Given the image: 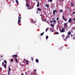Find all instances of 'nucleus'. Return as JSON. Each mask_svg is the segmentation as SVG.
I'll use <instances>...</instances> for the list:
<instances>
[{
	"instance_id": "1",
	"label": "nucleus",
	"mask_w": 75,
	"mask_h": 75,
	"mask_svg": "<svg viewBox=\"0 0 75 75\" xmlns=\"http://www.w3.org/2000/svg\"><path fill=\"white\" fill-rule=\"evenodd\" d=\"M18 24L19 25H20V24L19 23H21V21H20V20L21 19V15H19L18 17Z\"/></svg>"
},
{
	"instance_id": "2",
	"label": "nucleus",
	"mask_w": 75,
	"mask_h": 75,
	"mask_svg": "<svg viewBox=\"0 0 75 75\" xmlns=\"http://www.w3.org/2000/svg\"><path fill=\"white\" fill-rule=\"evenodd\" d=\"M60 32L61 33H63L64 32H65V29H64V28L62 27V30H60Z\"/></svg>"
},
{
	"instance_id": "3",
	"label": "nucleus",
	"mask_w": 75,
	"mask_h": 75,
	"mask_svg": "<svg viewBox=\"0 0 75 75\" xmlns=\"http://www.w3.org/2000/svg\"><path fill=\"white\" fill-rule=\"evenodd\" d=\"M68 27V25L66 23H64V28H67Z\"/></svg>"
},
{
	"instance_id": "4",
	"label": "nucleus",
	"mask_w": 75,
	"mask_h": 75,
	"mask_svg": "<svg viewBox=\"0 0 75 75\" xmlns=\"http://www.w3.org/2000/svg\"><path fill=\"white\" fill-rule=\"evenodd\" d=\"M71 37L73 38V40H75V35H71Z\"/></svg>"
},
{
	"instance_id": "5",
	"label": "nucleus",
	"mask_w": 75,
	"mask_h": 75,
	"mask_svg": "<svg viewBox=\"0 0 75 75\" xmlns=\"http://www.w3.org/2000/svg\"><path fill=\"white\" fill-rule=\"evenodd\" d=\"M68 38H69V36L68 35V36H67L66 37V38L64 39V40L65 41H66V40H67Z\"/></svg>"
},
{
	"instance_id": "6",
	"label": "nucleus",
	"mask_w": 75,
	"mask_h": 75,
	"mask_svg": "<svg viewBox=\"0 0 75 75\" xmlns=\"http://www.w3.org/2000/svg\"><path fill=\"white\" fill-rule=\"evenodd\" d=\"M56 11H57V9H56L54 11H53V14H55V12Z\"/></svg>"
},
{
	"instance_id": "7",
	"label": "nucleus",
	"mask_w": 75,
	"mask_h": 75,
	"mask_svg": "<svg viewBox=\"0 0 75 75\" xmlns=\"http://www.w3.org/2000/svg\"><path fill=\"white\" fill-rule=\"evenodd\" d=\"M71 21H72V18H69V19L68 21V22L69 23H71Z\"/></svg>"
},
{
	"instance_id": "8",
	"label": "nucleus",
	"mask_w": 75,
	"mask_h": 75,
	"mask_svg": "<svg viewBox=\"0 0 75 75\" xmlns=\"http://www.w3.org/2000/svg\"><path fill=\"white\" fill-rule=\"evenodd\" d=\"M12 57H15V58H17V55H13L12 56Z\"/></svg>"
},
{
	"instance_id": "9",
	"label": "nucleus",
	"mask_w": 75,
	"mask_h": 75,
	"mask_svg": "<svg viewBox=\"0 0 75 75\" xmlns=\"http://www.w3.org/2000/svg\"><path fill=\"white\" fill-rule=\"evenodd\" d=\"M37 10H38V11H41L42 9H40V8H38L37 9Z\"/></svg>"
},
{
	"instance_id": "10",
	"label": "nucleus",
	"mask_w": 75,
	"mask_h": 75,
	"mask_svg": "<svg viewBox=\"0 0 75 75\" xmlns=\"http://www.w3.org/2000/svg\"><path fill=\"white\" fill-rule=\"evenodd\" d=\"M71 4L72 6H74V3L73 2H71Z\"/></svg>"
},
{
	"instance_id": "11",
	"label": "nucleus",
	"mask_w": 75,
	"mask_h": 75,
	"mask_svg": "<svg viewBox=\"0 0 75 75\" xmlns=\"http://www.w3.org/2000/svg\"><path fill=\"white\" fill-rule=\"evenodd\" d=\"M35 61L37 63H38L39 62V60H38V59H37L35 60Z\"/></svg>"
},
{
	"instance_id": "12",
	"label": "nucleus",
	"mask_w": 75,
	"mask_h": 75,
	"mask_svg": "<svg viewBox=\"0 0 75 75\" xmlns=\"http://www.w3.org/2000/svg\"><path fill=\"white\" fill-rule=\"evenodd\" d=\"M16 1L17 4H18H18H18V0H16Z\"/></svg>"
},
{
	"instance_id": "13",
	"label": "nucleus",
	"mask_w": 75,
	"mask_h": 75,
	"mask_svg": "<svg viewBox=\"0 0 75 75\" xmlns=\"http://www.w3.org/2000/svg\"><path fill=\"white\" fill-rule=\"evenodd\" d=\"M39 3H40V2H38V4H37V7H39Z\"/></svg>"
},
{
	"instance_id": "14",
	"label": "nucleus",
	"mask_w": 75,
	"mask_h": 75,
	"mask_svg": "<svg viewBox=\"0 0 75 75\" xmlns=\"http://www.w3.org/2000/svg\"><path fill=\"white\" fill-rule=\"evenodd\" d=\"M48 2H50V3H51L52 1V0H47Z\"/></svg>"
},
{
	"instance_id": "15",
	"label": "nucleus",
	"mask_w": 75,
	"mask_h": 75,
	"mask_svg": "<svg viewBox=\"0 0 75 75\" xmlns=\"http://www.w3.org/2000/svg\"><path fill=\"white\" fill-rule=\"evenodd\" d=\"M53 22L54 23H57V21L55 20H53Z\"/></svg>"
},
{
	"instance_id": "16",
	"label": "nucleus",
	"mask_w": 75,
	"mask_h": 75,
	"mask_svg": "<svg viewBox=\"0 0 75 75\" xmlns=\"http://www.w3.org/2000/svg\"><path fill=\"white\" fill-rule=\"evenodd\" d=\"M50 26H51V27H54L55 25H54L53 24H51Z\"/></svg>"
},
{
	"instance_id": "17",
	"label": "nucleus",
	"mask_w": 75,
	"mask_h": 75,
	"mask_svg": "<svg viewBox=\"0 0 75 75\" xmlns=\"http://www.w3.org/2000/svg\"><path fill=\"white\" fill-rule=\"evenodd\" d=\"M26 7H29L30 6H29V5L28 4H27V3L26 4Z\"/></svg>"
},
{
	"instance_id": "18",
	"label": "nucleus",
	"mask_w": 75,
	"mask_h": 75,
	"mask_svg": "<svg viewBox=\"0 0 75 75\" xmlns=\"http://www.w3.org/2000/svg\"><path fill=\"white\" fill-rule=\"evenodd\" d=\"M6 67H7V65H6V64H5L4 65V68H6Z\"/></svg>"
},
{
	"instance_id": "19",
	"label": "nucleus",
	"mask_w": 75,
	"mask_h": 75,
	"mask_svg": "<svg viewBox=\"0 0 75 75\" xmlns=\"http://www.w3.org/2000/svg\"><path fill=\"white\" fill-rule=\"evenodd\" d=\"M71 34V32H69V33H68V35L69 36V35H70Z\"/></svg>"
},
{
	"instance_id": "20",
	"label": "nucleus",
	"mask_w": 75,
	"mask_h": 75,
	"mask_svg": "<svg viewBox=\"0 0 75 75\" xmlns=\"http://www.w3.org/2000/svg\"><path fill=\"white\" fill-rule=\"evenodd\" d=\"M50 30L52 32H54L53 30H52V28H50Z\"/></svg>"
},
{
	"instance_id": "21",
	"label": "nucleus",
	"mask_w": 75,
	"mask_h": 75,
	"mask_svg": "<svg viewBox=\"0 0 75 75\" xmlns=\"http://www.w3.org/2000/svg\"><path fill=\"white\" fill-rule=\"evenodd\" d=\"M44 34V32L42 33L41 34H40V35H42V36Z\"/></svg>"
},
{
	"instance_id": "22",
	"label": "nucleus",
	"mask_w": 75,
	"mask_h": 75,
	"mask_svg": "<svg viewBox=\"0 0 75 75\" xmlns=\"http://www.w3.org/2000/svg\"><path fill=\"white\" fill-rule=\"evenodd\" d=\"M46 40H47L48 38V36L47 35L46 37Z\"/></svg>"
},
{
	"instance_id": "23",
	"label": "nucleus",
	"mask_w": 75,
	"mask_h": 75,
	"mask_svg": "<svg viewBox=\"0 0 75 75\" xmlns=\"http://www.w3.org/2000/svg\"><path fill=\"white\" fill-rule=\"evenodd\" d=\"M15 60L16 61V62H18H18L17 61H18L17 59V58H15Z\"/></svg>"
},
{
	"instance_id": "24",
	"label": "nucleus",
	"mask_w": 75,
	"mask_h": 75,
	"mask_svg": "<svg viewBox=\"0 0 75 75\" xmlns=\"http://www.w3.org/2000/svg\"><path fill=\"white\" fill-rule=\"evenodd\" d=\"M26 62L27 64H28V60H26Z\"/></svg>"
},
{
	"instance_id": "25",
	"label": "nucleus",
	"mask_w": 75,
	"mask_h": 75,
	"mask_svg": "<svg viewBox=\"0 0 75 75\" xmlns=\"http://www.w3.org/2000/svg\"><path fill=\"white\" fill-rule=\"evenodd\" d=\"M46 7H49V5H46Z\"/></svg>"
},
{
	"instance_id": "26",
	"label": "nucleus",
	"mask_w": 75,
	"mask_h": 75,
	"mask_svg": "<svg viewBox=\"0 0 75 75\" xmlns=\"http://www.w3.org/2000/svg\"><path fill=\"white\" fill-rule=\"evenodd\" d=\"M11 62H13V59H11Z\"/></svg>"
},
{
	"instance_id": "27",
	"label": "nucleus",
	"mask_w": 75,
	"mask_h": 75,
	"mask_svg": "<svg viewBox=\"0 0 75 75\" xmlns=\"http://www.w3.org/2000/svg\"><path fill=\"white\" fill-rule=\"evenodd\" d=\"M55 34H59V33L58 32H56L55 33Z\"/></svg>"
},
{
	"instance_id": "28",
	"label": "nucleus",
	"mask_w": 75,
	"mask_h": 75,
	"mask_svg": "<svg viewBox=\"0 0 75 75\" xmlns=\"http://www.w3.org/2000/svg\"><path fill=\"white\" fill-rule=\"evenodd\" d=\"M60 11H61V12H62V13H63V11H62V10H60Z\"/></svg>"
},
{
	"instance_id": "29",
	"label": "nucleus",
	"mask_w": 75,
	"mask_h": 75,
	"mask_svg": "<svg viewBox=\"0 0 75 75\" xmlns=\"http://www.w3.org/2000/svg\"><path fill=\"white\" fill-rule=\"evenodd\" d=\"M62 37L63 38H64V37H65V35H62Z\"/></svg>"
},
{
	"instance_id": "30",
	"label": "nucleus",
	"mask_w": 75,
	"mask_h": 75,
	"mask_svg": "<svg viewBox=\"0 0 75 75\" xmlns=\"http://www.w3.org/2000/svg\"><path fill=\"white\" fill-rule=\"evenodd\" d=\"M59 20V18H57V21H58Z\"/></svg>"
},
{
	"instance_id": "31",
	"label": "nucleus",
	"mask_w": 75,
	"mask_h": 75,
	"mask_svg": "<svg viewBox=\"0 0 75 75\" xmlns=\"http://www.w3.org/2000/svg\"><path fill=\"white\" fill-rule=\"evenodd\" d=\"M64 20L65 21H67V20L66 18H64Z\"/></svg>"
},
{
	"instance_id": "32",
	"label": "nucleus",
	"mask_w": 75,
	"mask_h": 75,
	"mask_svg": "<svg viewBox=\"0 0 75 75\" xmlns=\"http://www.w3.org/2000/svg\"><path fill=\"white\" fill-rule=\"evenodd\" d=\"M4 62H5V63H6V64H7V61H6V60L4 61Z\"/></svg>"
},
{
	"instance_id": "33",
	"label": "nucleus",
	"mask_w": 75,
	"mask_h": 75,
	"mask_svg": "<svg viewBox=\"0 0 75 75\" xmlns=\"http://www.w3.org/2000/svg\"><path fill=\"white\" fill-rule=\"evenodd\" d=\"M10 70H11V69H10V68H8V71H10Z\"/></svg>"
},
{
	"instance_id": "34",
	"label": "nucleus",
	"mask_w": 75,
	"mask_h": 75,
	"mask_svg": "<svg viewBox=\"0 0 75 75\" xmlns=\"http://www.w3.org/2000/svg\"><path fill=\"white\" fill-rule=\"evenodd\" d=\"M48 28H47L46 29V30H45V31H46V32H47V31H48Z\"/></svg>"
},
{
	"instance_id": "35",
	"label": "nucleus",
	"mask_w": 75,
	"mask_h": 75,
	"mask_svg": "<svg viewBox=\"0 0 75 75\" xmlns=\"http://www.w3.org/2000/svg\"><path fill=\"white\" fill-rule=\"evenodd\" d=\"M62 17V18L64 20L65 18H64V15H63Z\"/></svg>"
},
{
	"instance_id": "36",
	"label": "nucleus",
	"mask_w": 75,
	"mask_h": 75,
	"mask_svg": "<svg viewBox=\"0 0 75 75\" xmlns=\"http://www.w3.org/2000/svg\"><path fill=\"white\" fill-rule=\"evenodd\" d=\"M52 22H53V21H50V23H52Z\"/></svg>"
},
{
	"instance_id": "37",
	"label": "nucleus",
	"mask_w": 75,
	"mask_h": 75,
	"mask_svg": "<svg viewBox=\"0 0 75 75\" xmlns=\"http://www.w3.org/2000/svg\"><path fill=\"white\" fill-rule=\"evenodd\" d=\"M8 75H9L10 74V71H8Z\"/></svg>"
},
{
	"instance_id": "38",
	"label": "nucleus",
	"mask_w": 75,
	"mask_h": 75,
	"mask_svg": "<svg viewBox=\"0 0 75 75\" xmlns=\"http://www.w3.org/2000/svg\"><path fill=\"white\" fill-rule=\"evenodd\" d=\"M72 20H73L74 21H75V18H74Z\"/></svg>"
},
{
	"instance_id": "39",
	"label": "nucleus",
	"mask_w": 75,
	"mask_h": 75,
	"mask_svg": "<svg viewBox=\"0 0 75 75\" xmlns=\"http://www.w3.org/2000/svg\"><path fill=\"white\" fill-rule=\"evenodd\" d=\"M66 9H67L68 10H69V8H66Z\"/></svg>"
},
{
	"instance_id": "40",
	"label": "nucleus",
	"mask_w": 75,
	"mask_h": 75,
	"mask_svg": "<svg viewBox=\"0 0 75 75\" xmlns=\"http://www.w3.org/2000/svg\"><path fill=\"white\" fill-rule=\"evenodd\" d=\"M24 61H26V60H25V59H24L23 60Z\"/></svg>"
},
{
	"instance_id": "41",
	"label": "nucleus",
	"mask_w": 75,
	"mask_h": 75,
	"mask_svg": "<svg viewBox=\"0 0 75 75\" xmlns=\"http://www.w3.org/2000/svg\"><path fill=\"white\" fill-rule=\"evenodd\" d=\"M34 72H35V71H37V70H36V69H34Z\"/></svg>"
},
{
	"instance_id": "42",
	"label": "nucleus",
	"mask_w": 75,
	"mask_h": 75,
	"mask_svg": "<svg viewBox=\"0 0 75 75\" xmlns=\"http://www.w3.org/2000/svg\"><path fill=\"white\" fill-rule=\"evenodd\" d=\"M4 64V62H3L2 63V65L3 66Z\"/></svg>"
},
{
	"instance_id": "43",
	"label": "nucleus",
	"mask_w": 75,
	"mask_h": 75,
	"mask_svg": "<svg viewBox=\"0 0 75 75\" xmlns=\"http://www.w3.org/2000/svg\"><path fill=\"white\" fill-rule=\"evenodd\" d=\"M72 14H75V12H73Z\"/></svg>"
},
{
	"instance_id": "44",
	"label": "nucleus",
	"mask_w": 75,
	"mask_h": 75,
	"mask_svg": "<svg viewBox=\"0 0 75 75\" xmlns=\"http://www.w3.org/2000/svg\"><path fill=\"white\" fill-rule=\"evenodd\" d=\"M36 13H38V11H36Z\"/></svg>"
},
{
	"instance_id": "45",
	"label": "nucleus",
	"mask_w": 75,
	"mask_h": 75,
	"mask_svg": "<svg viewBox=\"0 0 75 75\" xmlns=\"http://www.w3.org/2000/svg\"><path fill=\"white\" fill-rule=\"evenodd\" d=\"M28 9H30V8H29V7H28Z\"/></svg>"
},
{
	"instance_id": "46",
	"label": "nucleus",
	"mask_w": 75,
	"mask_h": 75,
	"mask_svg": "<svg viewBox=\"0 0 75 75\" xmlns=\"http://www.w3.org/2000/svg\"><path fill=\"white\" fill-rule=\"evenodd\" d=\"M31 59H32V61H33V58H31Z\"/></svg>"
},
{
	"instance_id": "47",
	"label": "nucleus",
	"mask_w": 75,
	"mask_h": 75,
	"mask_svg": "<svg viewBox=\"0 0 75 75\" xmlns=\"http://www.w3.org/2000/svg\"><path fill=\"white\" fill-rule=\"evenodd\" d=\"M65 0H60V1H64Z\"/></svg>"
},
{
	"instance_id": "48",
	"label": "nucleus",
	"mask_w": 75,
	"mask_h": 75,
	"mask_svg": "<svg viewBox=\"0 0 75 75\" xmlns=\"http://www.w3.org/2000/svg\"><path fill=\"white\" fill-rule=\"evenodd\" d=\"M10 68V66H9L8 67V68Z\"/></svg>"
},
{
	"instance_id": "49",
	"label": "nucleus",
	"mask_w": 75,
	"mask_h": 75,
	"mask_svg": "<svg viewBox=\"0 0 75 75\" xmlns=\"http://www.w3.org/2000/svg\"><path fill=\"white\" fill-rule=\"evenodd\" d=\"M36 1H37V2H38V1H37V0H36Z\"/></svg>"
},
{
	"instance_id": "50",
	"label": "nucleus",
	"mask_w": 75,
	"mask_h": 75,
	"mask_svg": "<svg viewBox=\"0 0 75 75\" xmlns=\"http://www.w3.org/2000/svg\"><path fill=\"white\" fill-rule=\"evenodd\" d=\"M54 18H52V20H54Z\"/></svg>"
},
{
	"instance_id": "51",
	"label": "nucleus",
	"mask_w": 75,
	"mask_h": 75,
	"mask_svg": "<svg viewBox=\"0 0 75 75\" xmlns=\"http://www.w3.org/2000/svg\"><path fill=\"white\" fill-rule=\"evenodd\" d=\"M1 57H2V58H3V56H1Z\"/></svg>"
},
{
	"instance_id": "52",
	"label": "nucleus",
	"mask_w": 75,
	"mask_h": 75,
	"mask_svg": "<svg viewBox=\"0 0 75 75\" xmlns=\"http://www.w3.org/2000/svg\"><path fill=\"white\" fill-rule=\"evenodd\" d=\"M22 66H23V65L22 64Z\"/></svg>"
},
{
	"instance_id": "53",
	"label": "nucleus",
	"mask_w": 75,
	"mask_h": 75,
	"mask_svg": "<svg viewBox=\"0 0 75 75\" xmlns=\"http://www.w3.org/2000/svg\"><path fill=\"white\" fill-rule=\"evenodd\" d=\"M74 28H75V27H74Z\"/></svg>"
},
{
	"instance_id": "54",
	"label": "nucleus",
	"mask_w": 75,
	"mask_h": 75,
	"mask_svg": "<svg viewBox=\"0 0 75 75\" xmlns=\"http://www.w3.org/2000/svg\"><path fill=\"white\" fill-rule=\"evenodd\" d=\"M26 73H27V72H25V73H26Z\"/></svg>"
},
{
	"instance_id": "55",
	"label": "nucleus",
	"mask_w": 75,
	"mask_h": 75,
	"mask_svg": "<svg viewBox=\"0 0 75 75\" xmlns=\"http://www.w3.org/2000/svg\"><path fill=\"white\" fill-rule=\"evenodd\" d=\"M0 68H1V67H0Z\"/></svg>"
},
{
	"instance_id": "56",
	"label": "nucleus",
	"mask_w": 75,
	"mask_h": 75,
	"mask_svg": "<svg viewBox=\"0 0 75 75\" xmlns=\"http://www.w3.org/2000/svg\"><path fill=\"white\" fill-rule=\"evenodd\" d=\"M40 16H41V15H40Z\"/></svg>"
}]
</instances>
